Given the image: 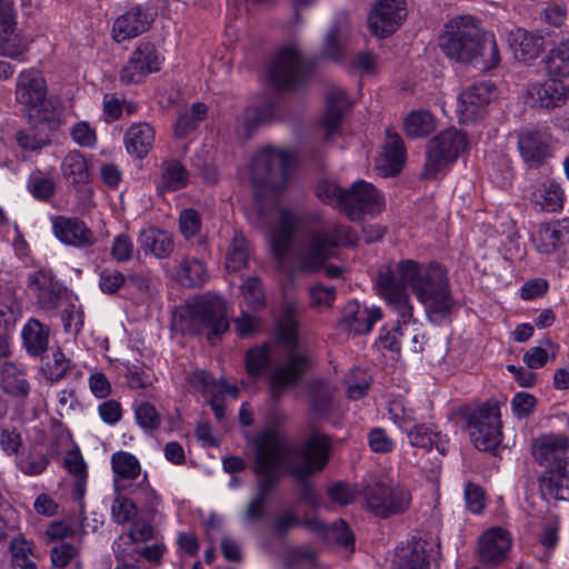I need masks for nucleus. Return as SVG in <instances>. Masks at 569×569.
Here are the masks:
<instances>
[{"instance_id":"6e6552de","label":"nucleus","mask_w":569,"mask_h":569,"mask_svg":"<svg viewBox=\"0 0 569 569\" xmlns=\"http://www.w3.org/2000/svg\"><path fill=\"white\" fill-rule=\"evenodd\" d=\"M313 70L296 46L282 48L269 68V80L279 89H292L303 83Z\"/></svg>"},{"instance_id":"37998d69","label":"nucleus","mask_w":569,"mask_h":569,"mask_svg":"<svg viewBox=\"0 0 569 569\" xmlns=\"http://www.w3.org/2000/svg\"><path fill=\"white\" fill-rule=\"evenodd\" d=\"M385 158L389 164V173L397 174L405 162L406 148L401 137L391 129L386 130Z\"/></svg>"},{"instance_id":"f03ea898","label":"nucleus","mask_w":569,"mask_h":569,"mask_svg":"<svg viewBox=\"0 0 569 569\" xmlns=\"http://www.w3.org/2000/svg\"><path fill=\"white\" fill-rule=\"evenodd\" d=\"M377 286L381 297L405 322L413 316L407 288H410L425 307L429 320L435 323L443 322L457 309L447 271L437 263L422 266L415 260L403 259L395 267L381 266Z\"/></svg>"},{"instance_id":"4d7b16f0","label":"nucleus","mask_w":569,"mask_h":569,"mask_svg":"<svg viewBox=\"0 0 569 569\" xmlns=\"http://www.w3.org/2000/svg\"><path fill=\"white\" fill-rule=\"evenodd\" d=\"M137 423L146 431H152L160 427L161 416L149 402H140L134 409Z\"/></svg>"},{"instance_id":"c756f323","label":"nucleus","mask_w":569,"mask_h":569,"mask_svg":"<svg viewBox=\"0 0 569 569\" xmlns=\"http://www.w3.org/2000/svg\"><path fill=\"white\" fill-rule=\"evenodd\" d=\"M539 489L543 497L569 501V460L553 470H545L539 478Z\"/></svg>"},{"instance_id":"79ce46f5","label":"nucleus","mask_w":569,"mask_h":569,"mask_svg":"<svg viewBox=\"0 0 569 569\" xmlns=\"http://www.w3.org/2000/svg\"><path fill=\"white\" fill-rule=\"evenodd\" d=\"M251 249L248 240L240 232H234L226 253V268L239 271L248 266Z\"/></svg>"},{"instance_id":"72a5a7b5","label":"nucleus","mask_w":569,"mask_h":569,"mask_svg":"<svg viewBox=\"0 0 569 569\" xmlns=\"http://www.w3.org/2000/svg\"><path fill=\"white\" fill-rule=\"evenodd\" d=\"M23 347L30 356H42L49 346L50 327L36 318L27 321L21 330Z\"/></svg>"},{"instance_id":"2eb2a0df","label":"nucleus","mask_w":569,"mask_h":569,"mask_svg":"<svg viewBox=\"0 0 569 569\" xmlns=\"http://www.w3.org/2000/svg\"><path fill=\"white\" fill-rule=\"evenodd\" d=\"M309 218L301 211L293 209H281L278 222L271 228L269 239L271 252L274 259L282 263L291 246L296 232L305 228Z\"/></svg>"},{"instance_id":"49530a36","label":"nucleus","mask_w":569,"mask_h":569,"mask_svg":"<svg viewBox=\"0 0 569 569\" xmlns=\"http://www.w3.org/2000/svg\"><path fill=\"white\" fill-rule=\"evenodd\" d=\"M81 543L59 542L50 549V560L53 569H64L73 561L80 563Z\"/></svg>"},{"instance_id":"e2e57ef3","label":"nucleus","mask_w":569,"mask_h":569,"mask_svg":"<svg viewBox=\"0 0 569 569\" xmlns=\"http://www.w3.org/2000/svg\"><path fill=\"white\" fill-rule=\"evenodd\" d=\"M156 377L151 369L137 365L127 367V382L131 389H144L153 385Z\"/></svg>"},{"instance_id":"58836bf2","label":"nucleus","mask_w":569,"mask_h":569,"mask_svg":"<svg viewBox=\"0 0 569 569\" xmlns=\"http://www.w3.org/2000/svg\"><path fill=\"white\" fill-rule=\"evenodd\" d=\"M61 172L72 184H84L90 180L88 160L79 151H70L61 162Z\"/></svg>"},{"instance_id":"69168bd1","label":"nucleus","mask_w":569,"mask_h":569,"mask_svg":"<svg viewBox=\"0 0 569 569\" xmlns=\"http://www.w3.org/2000/svg\"><path fill=\"white\" fill-rule=\"evenodd\" d=\"M61 320L64 331L76 336L83 327V311L74 303H70L63 309Z\"/></svg>"},{"instance_id":"aec40b11","label":"nucleus","mask_w":569,"mask_h":569,"mask_svg":"<svg viewBox=\"0 0 569 569\" xmlns=\"http://www.w3.org/2000/svg\"><path fill=\"white\" fill-rule=\"evenodd\" d=\"M569 450V438L563 435H543L531 443L533 459L546 466V470H553L558 465L569 460L566 457Z\"/></svg>"},{"instance_id":"f257e3e1","label":"nucleus","mask_w":569,"mask_h":569,"mask_svg":"<svg viewBox=\"0 0 569 569\" xmlns=\"http://www.w3.org/2000/svg\"><path fill=\"white\" fill-rule=\"evenodd\" d=\"M252 471L256 476L257 493L248 503L246 518L249 521L262 519L268 495L272 492L283 475V469L296 480H302L322 470L329 460V439L312 432L301 445H291L273 430L259 433Z\"/></svg>"},{"instance_id":"052dcab7","label":"nucleus","mask_w":569,"mask_h":569,"mask_svg":"<svg viewBox=\"0 0 569 569\" xmlns=\"http://www.w3.org/2000/svg\"><path fill=\"white\" fill-rule=\"evenodd\" d=\"M71 367V361L66 357L60 348L52 351L51 360L46 363L47 378L51 381L62 379Z\"/></svg>"},{"instance_id":"3c124183","label":"nucleus","mask_w":569,"mask_h":569,"mask_svg":"<svg viewBox=\"0 0 569 569\" xmlns=\"http://www.w3.org/2000/svg\"><path fill=\"white\" fill-rule=\"evenodd\" d=\"M241 295L248 307L252 310H259L264 307L266 299L263 293L262 281L256 276L248 277L241 288Z\"/></svg>"},{"instance_id":"09e8293b","label":"nucleus","mask_w":569,"mask_h":569,"mask_svg":"<svg viewBox=\"0 0 569 569\" xmlns=\"http://www.w3.org/2000/svg\"><path fill=\"white\" fill-rule=\"evenodd\" d=\"M27 190L38 200H50L56 191L54 181L41 171L32 172L27 180Z\"/></svg>"},{"instance_id":"2f4dec72","label":"nucleus","mask_w":569,"mask_h":569,"mask_svg":"<svg viewBox=\"0 0 569 569\" xmlns=\"http://www.w3.org/2000/svg\"><path fill=\"white\" fill-rule=\"evenodd\" d=\"M123 140L127 151L136 158L142 159L152 149L154 130L147 122L133 123L126 131Z\"/></svg>"},{"instance_id":"a19ab883","label":"nucleus","mask_w":569,"mask_h":569,"mask_svg":"<svg viewBox=\"0 0 569 569\" xmlns=\"http://www.w3.org/2000/svg\"><path fill=\"white\" fill-rule=\"evenodd\" d=\"M407 437L412 447L430 450L433 447L441 453L446 452L445 442L439 431L426 423L415 425L407 430Z\"/></svg>"},{"instance_id":"6ab92c4d","label":"nucleus","mask_w":569,"mask_h":569,"mask_svg":"<svg viewBox=\"0 0 569 569\" xmlns=\"http://www.w3.org/2000/svg\"><path fill=\"white\" fill-rule=\"evenodd\" d=\"M381 318L380 308H368L357 301H349L343 307L339 329L352 336L367 335Z\"/></svg>"},{"instance_id":"9b49d317","label":"nucleus","mask_w":569,"mask_h":569,"mask_svg":"<svg viewBox=\"0 0 569 569\" xmlns=\"http://www.w3.org/2000/svg\"><path fill=\"white\" fill-rule=\"evenodd\" d=\"M368 510L380 518H388L406 511L410 505L411 496L401 486L373 482L363 489Z\"/></svg>"},{"instance_id":"1a4fd4ad","label":"nucleus","mask_w":569,"mask_h":569,"mask_svg":"<svg viewBox=\"0 0 569 569\" xmlns=\"http://www.w3.org/2000/svg\"><path fill=\"white\" fill-rule=\"evenodd\" d=\"M329 242L318 230H305L291 252L293 271L312 274L323 269L333 256Z\"/></svg>"},{"instance_id":"cd10ccee","label":"nucleus","mask_w":569,"mask_h":569,"mask_svg":"<svg viewBox=\"0 0 569 569\" xmlns=\"http://www.w3.org/2000/svg\"><path fill=\"white\" fill-rule=\"evenodd\" d=\"M533 241L542 253H550L558 247L569 243V218L540 224Z\"/></svg>"},{"instance_id":"f704fd0d","label":"nucleus","mask_w":569,"mask_h":569,"mask_svg":"<svg viewBox=\"0 0 569 569\" xmlns=\"http://www.w3.org/2000/svg\"><path fill=\"white\" fill-rule=\"evenodd\" d=\"M0 388L11 396L27 397L30 388L24 368L12 361L0 363Z\"/></svg>"},{"instance_id":"f8f14e48","label":"nucleus","mask_w":569,"mask_h":569,"mask_svg":"<svg viewBox=\"0 0 569 569\" xmlns=\"http://www.w3.org/2000/svg\"><path fill=\"white\" fill-rule=\"evenodd\" d=\"M501 421L497 405L486 402L470 417L468 431L477 449L495 450L501 441Z\"/></svg>"},{"instance_id":"ea45409f","label":"nucleus","mask_w":569,"mask_h":569,"mask_svg":"<svg viewBox=\"0 0 569 569\" xmlns=\"http://www.w3.org/2000/svg\"><path fill=\"white\" fill-rule=\"evenodd\" d=\"M531 201L541 210L557 212L563 207V191L559 183L547 181L532 192Z\"/></svg>"},{"instance_id":"393cba45","label":"nucleus","mask_w":569,"mask_h":569,"mask_svg":"<svg viewBox=\"0 0 569 569\" xmlns=\"http://www.w3.org/2000/svg\"><path fill=\"white\" fill-rule=\"evenodd\" d=\"M492 86L486 82L476 83L460 94L459 112L465 121H473L485 114L492 99Z\"/></svg>"},{"instance_id":"4be33fe9","label":"nucleus","mask_w":569,"mask_h":569,"mask_svg":"<svg viewBox=\"0 0 569 569\" xmlns=\"http://www.w3.org/2000/svg\"><path fill=\"white\" fill-rule=\"evenodd\" d=\"M518 149L522 160L530 168H539L551 156L550 137L539 130L519 134Z\"/></svg>"},{"instance_id":"bb28decb","label":"nucleus","mask_w":569,"mask_h":569,"mask_svg":"<svg viewBox=\"0 0 569 569\" xmlns=\"http://www.w3.org/2000/svg\"><path fill=\"white\" fill-rule=\"evenodd\" d=\"M528 92L539 107L546 109L560 107L569 98V87L556 77L531 84Z\"/></svg>"},{"instance_id":"6e6d98bb","label":"nucleus","mask_w":569,"mask_h":569,"mask_svg":"<svg viewBox=\"0 0 569 569\" xmlns=\"http://www.w3.org/2000/svg\"><path fill=\"white\" fill-rule=\"evenodd\" d=\"M137 505L128 497L120 493L114 498L111 505V517L116 523L123 525L131 521L137 516Z\"/></svg>"},{"instance_id":"20e7f679","label":"nucleus","mask_w":569,"mask_h":569,"mask_svg":"<svg viewBox=\"0 0 569 569\" xmlns=\"http://www.w3.org/2000/svg\"><path fill=\"white\" fill-rule=\"evenodd\" d=\"M172 327L182 335L207 331L208 341L214 345L228 330L227 307L222 299H199L176 308Z\"/></svg>"},{"instance_id":"e433bc0d","label":"nucleus","mask_w":569,"mask_h":569,"mask_svg":"<svg viewBox=\"0 0 569 569\" xmlns=\"http://www.w3.org/2000/svg\"><path fill=\"white\" fill-rule=\"evenodd\" d=\"M50 123L30 121V127L21 129L16 133V141L18 146L28 151H40L46 146L50 144Z\"/></svg>"},{"instance_id":"680f3d73","label":"nucleus","mask_w":569,"mask_h":569,"mask_svg":"<svg viewBox=\"0 0 569 569\" xmlns=\"http://www.w3.org/2000/svg\"><path fill=\"white\" fill-rule=\"evenodd\" d=\"M270 362V350L267 346L252 348L247 352L246 367L250 376H258Z\"/></svg>"},{"instance_id":"0eeeda50","label":"nucleus","mask_w":569,"mask_h":569,"mask_svg":"<svg viewBox=\"0 0 569 569\" xmlns=\"http://www.w3.org/2000/svg\"><path fill=\"white\" fill-rule=\"evenodd\" d=\"M292 163L291 152L271 147L264 148L250 162L251 181L256 186L280 189L289 179Z\"/></svg>"},{"instance_id":"ddd939ff","label":"nucleus","mask_w":569,"mask_h":569,"mask_svg":"<svg viewBox=\"0 0 569 569\" xmlns=\"http://www.w3.org/2000/svg\"><path fill=\"white\" fill-rule=\"evenodd\" d=\"M111 467L114 473L113 487L117 492L129 491L139 500L142 496L149 502H153L156 493L147 482V476L137 486L132 487L129 481L136 480L141 473L139 460L130 452L117 451L111 456Z\"/></svg>"},{"instance_id":"bf43d9fd","label":"nucleus","mask_w":569,"mask_h":569,"mask_svg":"<svg viewBox=\"0 0 569 569\" xmlns=\"http://www.w3.org/2000/svg\"><path fill=\"white\" fill-rule=\"evenodd\" d=\"M347 189L340 188L337 183L331 181H322L317 186V196L322 201L337 206L340 211L345 206Z\"/></svg>"},{"instance_id":"a18cd8bd","label":"nucleus","mask_w":569,"mask_h":569,"mask_svg":"<svg viewBox=\"0 0 569 569\" xmlns=\"http://www.w3.org/2000/svg\"><path fill=\"white\" fill-rule=\"evenodd\" d=\"M547 68L550 77L569 78V38L549 52Z\"/></svg>"},{"instance_id":"13d9d810","label":"nucleus","mask_w":569,"mask_h":569,"mask_svg":"<svg viewBox=\"0 0 569 569\" xmlns=\"http://www.w3.org/2000/svg\"><path fill=\"white\" fill-rule=\"evenodd\" d=\"M202 220L194 209H184L179 214V231L186 240H190L200 233Z\"/></svg>"},{"instance_id":"423d86ee","label":"nucleus","mask_w":569,"mask_h":569,"mask_svg":"<svg viewBox=\"0 0 569 569\" xmlns=\"http://www.w3.org/2000/svg\"><path fill=\"white\" fill-rule=\"evenodd\" d=\"M47 94V82L39 70L31 68L18 74L14 99L29 121L52 122L57 118L59 102Z\"/></svg>"},{"instance_id":"a211bd4d","label":"nucleus","mask_w":569,"mask_h":569,"mask_svg":"<svg viewBox=\"0 0 569 569\" xmlns=\"http://www.w3.org/2000/svg\"><path fill=\"white\" fill-rule=\"evenodd\" d=\"M407 16L405 0H378L368 14V26L378 37L393 33Z\"/></svg>"},{"instance_id":"c03bdc74","label":"nucleus","mask_w":569,"mask_h":569,"mask_svg":"<svg viewBox=\"0 0 569 569\" xmlns=\"http://www.w3.org/2000/svg\"><path fill=\"white\" fill-rule=\"evenodd\" d=\"M435 129V118L428 110L412 111L405 119V130L409 137H425L430 134Z\"/></svg>"},{"instance_id":"c85d7f7f","label":"nucleus","mask_w":569,"mask_h":569,"mask_svg":"<svg viewBox=\"0 0 569 569\" xmlns=\"http://www.w3.org/2000/svg\"><path fill=\"white\" fill-rule=\"evenodd\" d=\"M350 109V101L346 91L341 88H332L327 93L326 111L321 121V126L326 131L325 140L338 132L340 122L345 113Z\"/></svg>"},{"instance_id":"f3484780","label":"nucleus","mask_w":569,"mask_h":569,"mask_svg":"<svg viewBox=\"0 0 569 569\" xmlns=\"http://www.w3.org/2000/svg\"><path fill=\"white\" fill-rule=\"evenodd\" d=\"M161 57L151 42H141L120 71L124 84L140 83L152 72L160 70Z\"/></svg>"},{"instance_id":"39448f33","label":"nucleus","mask_w":569,"mask_h":569,"mask_svg":"<svg viewBox=\"0 0 569 569\" xmlns=\"http://www.w3.org/2000/svg\"><path fill=\"white\" fill-rule=\"evenodd\" d=\"M278 331L279 341L287 346L288 353L286 361L270 377V389L274 399L280 398L284 389L299 383L312 366L310 355L297 346L298 325L291 315L281 320Z\"/></svg>"},{"instance_id":"7ed1b4c3","label":"nucleus","mask_w":569,"mask_h":569,"mask_svg":"<svg viewBox=\"0 0 569 569\" xmlns=\"http://www.w3.org/2000/svg\"><path fill=\"white\" fill-rule=\"evenodd\" d=\"M438 47L449 60L481 71L500 63L496 40L487 36L472 16L450 19L439 34Z\"/></svg>"},{"instance_id":"473e14b6","label":"nucleus","mask_w":569,"mask_h":569,"mask_svg":"<svg viewBox=\"0 0 569 569\" xmlns=\"http://www.w3.org/2000/svg\"><path fill=\"white\" fill-rule=\"evenodd\" d=\"M148 28L147 16L140 7H133L118 17L112 27L113 38L117 42L134 38Z\"/></svg>"},{"instance_id":"9d476101","label":"nucleus","mask_w":569,"mask_h":569,"mask_svg":"<svg viewBox=\"0 0 569 569\" xmlns=\"http://www.w3.org/2000/svg\"><path fill=\"white\" fill-rule=\"evenodd\" d=\"M467 137L455 128L441 131L429 141L423 176L435 178L467 149Z\"/></svg>"},{"instance_id":"5fc2aeb1","label":"nucleus","mask_w":569,"mask_h":569,"mask_svg":"<svg viewBox=\"0 0 569 569\" xmlns=\"http://www.w3.org/2000/svg\"><path fill=\"white\" fill-rule=\"evenodd\" d=\"M425 541H416L402 557L397 569H429V555Z\"/></svg>"},{"instance_id":"c9c22d12","label":"nucleus","mask_w":569,"mask_h":569,"mask_svg":"<svg viewBox=\"0 0 569 569\" xmlns=\"http://www.w3.org/2000/svg\"><path fill=\"white\" fill-rule=\"evenodd\" d=\"M335 388L326 380H315L309 385V406L317 418L331 415Z\"/></svg>"},{"instance_id":"4c0bfd02","label":"nucleus","mask_w":569,"mask_h":569,"mask_svg":"<svg viewBox=\"0 0 569 569\" xmlns=\"http://www.w3.org/2000/svg\"><path fill=\"white\" fill-rule=\"evenodd\" d=\"M189 174L178 160H168L161 164V174L157 183L159 192L176 191L187 186Z\"/></svg>"},{"instance_id":"de8ad7c7","label":"nucleus","mask_w":569,"mask_h":569,"mask_svg":"<svg viewBox=\"0 0 569 569\" xmlns=\"http://www.w3.org/2000/svg\"><path fill=\"white\" fill-rule=\"evenodd\" d=\"M322 237L329 240V248L335 254V249L342 246H355L357 242L356 232L348 226L343 224H329L323 229L318 230Z\"/></svg>"},{"instance_id":"4468645a","label":"nucleus","mask_w":569,"mask_h":569,"mask_svg":"<svg viewBox=\"0 0 569 569\" xmlns=\"http://www.w3.org/2000/svg\"><path fill=\"white\" fill-rule=\"evenodd\" d=\"M385 208L381 193L373 184L358 180L347 189L342 212L352 221L360 220L365 214L375 216Z\"/></svg>"},{"instance_id":"7c9ffc66","label":"nucleus","mask_w":569,"mask_h":569,"mask_svg":"<svg viewBox=\"0 0 569 569\" xmlns=\"http://www.w3.org/2000/svg\"><path fill=\"white\" fill-rule=\"evenodd\" d=\"M140 248L146 254L157 259H167L174 251V239L172 233L158 229L148 228L140 232Z\"/></svg>"},{"instance_id":"412c9836","label":"nucleus","mask_w":569,"mask_h":569,"mask_svg":"<svg viewBox=\"0 0 569 569\" xmlns=\"http://www.w3.org/2000/svg\"><path fill=\"white\" fill-rule=\"evenodd\" d=\"M511 538L506 529L492 527L479 538L478 552L482 563L496 567L502 563L511 548Z\"/></svg>"},{"instance_id":"b1692460","label":"nucleus","mask_w":569,"mask_h":569,"mask_svg":"<svg viewBox=\"0 0 569 569\" xmlns=\"http://www.w3.org/2000/svg\"><path fill=\"white\" fill-rule=\"evenodd\" d=\"M56 237L63 243L76 247H90L94 243L92 231L78 218L59 216L52 220Z\"/></svg>"},{"instance_id":"0e129e2a","label":"nucleus","mask_w":569,"mask_h":569,"mask_svg":"<svg viewBox=\"0 0 569 569\" xmlns=\"http://www.w3.org/2000/svg\"><path fill=\"white\" fill-rule=\"evenodd\" d=\"M126 283V276L117 269L106 268L99 274V288L106 295H114Z\"/></svg>"},{"instance_id":"338daca9","label":"nucleus","mask_w":569,"mask_h":569,"mask_svg":"<svg viewBox=\"0 0 569 569\" xmlns=\"http://www.w3.org/2000/svg\"><path fill=\"white\" fill-rule=\"evenodd\" d=\"M64 467L77 478V489L80 491L86 480V463L79 451H69L64 458Z\"/></svg>"},{"instance_id":"5701e85b","label":"nucleus","mask_w":569,"mask_h":569,"mask_svg":"<svg viewBox=\"0 0 569 569\" xmlns=\"http://www.w3.org/2000/svg\"><path fill=\"white\" fill-rule=\"evenodd\" d=\"M508 42L516 59L525 63L536 60L545 50V38L541 33L519 27L509 31Z\"/></svg>"},{"instance_id":"dca6fc26","label":"nucleus","mask_w":569,"mask_h":569,"mask_svg":"<svg viewBox=\"0 0 569 569\" xmlns=\"http://www.w3.org/2000/svg\"><path fill=\"white\" fill-rule=\"evenodd\" d=\"M27 288L37 307L44 311L56 310L67 293V289L49 269H39L30 273L27 278Z\"/></svg>"},{"instance_id":"8fccbe9b","label":"nucleus","mask_w":569,"mask_h":569,"mask_svg":"<svg viewBox=\"0 0 569 569\" xmlns=\"http://www.w3.org/2000/svg\"><path fill=\"white\" fill-rule=\"evenodd\" d=\"M206 113L207 107L203 103H194L190 110L180 113L174 126L176 134L184 137L194 130Z\"/></svg>"},{"instance_id":"774afa93","label":"nucleus","mask_w":569,"mask_h":569,"mask_svg":"<svg viewBox=\"0 0 569 569\" xmlns=\"http://www.w3.org/2000/svg\"><path fill=\"white\" fill-rule=\"evenodd\" d=\"M188 382L192 389L211 396L216 392L217 382L214 378L204 370H196L188 376Z\"/></svg>"},{"instance_id":"603ef678","label":"nucleus","mask_w":569,"mask_h":569,"mask_svg":"<svg viewBox=\"0 0 569 569\" xmlns=\"http://www.w3.org/2000/svg\"><path fill=\"white\" fill-rule=\"evenodd\" d=\"M346 383L348 398L359 400L367 395L371 383V376L366 370L356 368L350 371Z\"/></svg>"},{"instance_id":"864d4df0","label":"nucleus","mask_w":569,"mask_h":569,"mask_svg":"<svg viewBox=\"0 0 569 569\" xmlns=\"http://www.w3.org/2000/svg\"><path fill=\"white\" fill-rule=\"evenodd\" d=\"M272 117L273 108L270 103L247 108L242 119L247 134L250 136L259 126L268 122Z\"/></svg>"},{"instance_id":"a878e982","label":"nucleus","mask_w":569,"mask_h":569,"mask_svg":"<svg viewBox=\"0 0 569 569\" xmlns=\"http://www.w3.org/2000/svg\"><path fill=\"white\" fill-rule=\"evenodd\" d=\"M167 274L183 287H201L208 278L204 263L196 258L183 257L172 267L166 268Z\"/></svg>"}]
</instances>
